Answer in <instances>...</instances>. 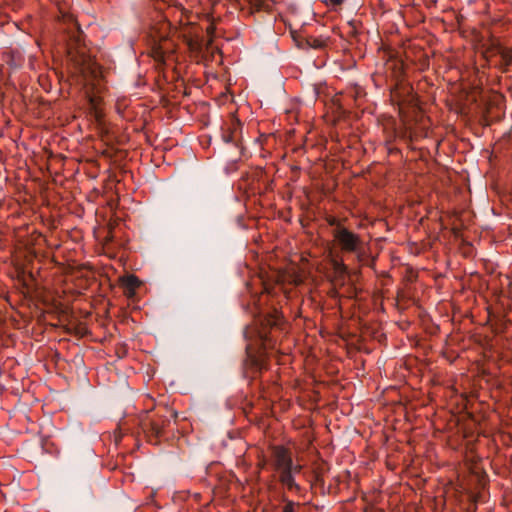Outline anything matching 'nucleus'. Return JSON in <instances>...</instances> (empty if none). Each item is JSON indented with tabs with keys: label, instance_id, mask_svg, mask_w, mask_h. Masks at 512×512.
<instances>
[{
	"label": "nucleus",
	"instance_id": "9d476101",
	"mask_svg": "<svg viewBox=\"0 0 512 512\" xmlns=\"http://www.w3.org/2000/svg\"><path fill=\"white\" fill-rule=\"evenodd\" d=\"M500 56L505 66L510 65L512 62V49L501 48Z\"/></svg>",
	"mask_w": 512,
	"mask_h": 512
},
{
	"label": "nucleus",
	"instance_id": "2eb2a0df",
	"mask_svg": "<svg viewBox=\"0 0 512 512\" xmlns=\"http://www.w3.org/2000/svg\"><path fill=\"white\" fill-rule=\"evenodd\" d=\"M255 10L260 11L263 9V2L261 0H250Z\"/></svg>",
	"mask_w": 512,
	"mask_h": 512
},
{
	"label": "nucleus",
	"instance_id": "6e6552de",
	"mask_svg": "<svg viewBox=\"0 0 512 512\" xmlns=\"http://www.w3.org/2000/svg\"><path fill=\"white\" fill-rule=\"evenodd\" d=\"M305 43L308 47L313 49H323L329 43V37L325 36H307Z\"/></svg>",
	"mask_w": 512,
	"mask_h": 512
},
{
	"label": "nucleus",
	"instance_id": "20e7f679",
	"mask_svg": "<svg viewBox=\"0 0 512 512\" xmlns=\"http://www.w3.org/2000/svg\"><path fill=\"white\" fill-rule=\"evenodd\" d=\"M281 322L282 315L277 310L268 314L261 321V328L258 330V337L261 341V346L264 352L275 347V342L270 336V330L279 327Z\"/></svg>",
	"mask_w": 512,
	"mask_h": 512
},
{
	"label": "nucleus",
	"instance_id": "ddd939ff",
	"mask_svg": "<svg viewBox=\"0 0 512 512\" xmlns=\"http://www.w3.org/2000/svg\"><path fill=\"white\" fill-rule=\"evenodd\" d=\"M296 508L299 509V504L296 505ZM295 509V504L293 502H288L283 508L282 512H293Z\"/></svg>",
	"mask_w": 512,
	"mask_h": 512
},
{
	"label": "nucleus",
	"instance_id": "4468645a",
	"mask_svg": "<svg viewBox=\"0 0 512 512\" xmlns=\"http://www.w3.org/2000/svg\"><path fill=\"white\" fill-rule=\"evenodd\" d=\"M345 0H323V2L327 5V6H339L341 5Z\"/></svg>",
	"mask_w": 512,
	"mask_h": 512
},
{
	"label": "nucleus",
	"instance_id": "7ed1b4c3",
	"mask_svg": "<svg viewBox=\"0 0 512 512\" xmlns=\"http://www.w3.org/2000/svg\"><path fill=\"white\" fill-rule=\"evenodd\" d=\"M332 236L335 244L342 253L345 254H360L363 251L362 237L346 228H341L338 231H332Z\"/></svg>",
	"mask_w": 512,
	"mask_h": 512
},
{
	"label": "nucleus",
	"instance_id": "f3484780",
	"mask_svg": "<svg viewBox=\"0 0 512 512\" xmlns=\"http://www.w3.org/2000/svg\"><path fill=\"white\" fill-rule=\"evenodd\" d=\"M213 30H214V28H213V26H212V25H210V26L207 28V32H208V33H212V32H213Z\"/></svg>",
	"mask_w": 512,
	"mask_h": 512
},
{
	"label": "nucleus",
	"instance_id": "423d86ee",
	"mask_svg": "<svg viewBox=\"0 0 512 512\" xmlns=\"http://www.w3.org/2000/svg\"><path fill=\"white\" fill-rule=\"evenodd\" d=\"M169 424V420L165 416H155L149 422V436L160 438L163 435L165 427Z\"/></svg>",
	"mask_w": 512,
	"mask_h": 512
},
{
	"label": "nucleus",
	"instance_id": "f257e3e1",
	"mask_svg": "<svg viewBox=\"0 0 512 512\" xmlns=\"http://www.w3.org/2000/svg\"><path fill=\"white\" fill-rule=\"evenodd\" d=\"M270 465L284 489L289 492H300V485L296 482L295 477L301 473L304 466L299 459L294 461L292 451L288 447L271 446Z\"/></svg>",
	"mask_w": 512,
	"mask_h": 512
},
{
	"label": "nucleus",
	"instance_id": "f03ea898",
	"mask_svg": "<svg viewBox=\"0 0 512 512\" xmlns=\"http://www.w3.org/2000/svg\"><path fill=\"white\" fill-rule=\"evenodd\" d=\"M68 55L74 62L77 72H79L88 82L90 79H97L101 75L100 66L86 55L84 47L80 46V35L76 38L75 45L68 44Z\"/></svg>",
	"mask_w": 512,
	"mask_h": 512
},
{
	"label": "nucleus",
	"instance_id": "39448f33",
	"mask_svg": "<svg viewBox=\"0 0 512 512\" xmlns=\"http://www.w3.org/2000/svg\"><path fill=\"white\" fill-rule=\"evenodd\" d=\"M306 277V272L303 269L295 265H291L279 273L278 281L282 284L299 286L304 283Z\"/></svg>",
	"mask_w": 512,
	"mask_h": 512
},
{
	"label": "nucleus",
	"instance_id": "9b49d317",
	"mask_svg": "<svg viewBox=\"0 0 512 512\" xmlns=\"http://www.w3.org/2000/svg\"><path fill=\"white\" fill-rule=\"evenodd\" d=\"M327 223L331 227H333L332 231H338L341 228H346V226L343 224V220L333 217V216L327 218Z\"/></svg>",
	"mask_w": 512,
	"mask_h": 512
},
{
	"label": "nucleus",
	"instance_id": "0eeeda50",
	"mask_svg": "<svg viewBox=\"0 0 512 512\" xmlns=\"http://www.w3.org/2000/svg\"><path fill=\"white\" fill-rule=\"evenodd\" d=\"M122 286L125 289V295L127 297H133L136 290L140 287L141 282L137 276L130 274L120 279Z\"/></svg>",
	"mask_w": 512,
	"mask_h": 512
},
{
	"label": "nucleus",
	"instance_id": "f8f14e48",
	"mask_svg": "<svg viewBox=\"0 0 512 512\" xmlns=\"http://www.w3.org/2000/svg\"><path fill=\"white\" fill-rule=\"evenodd\" d=\"M91 107L94 109V113L97 119L101 117V111L98 108V105L100 103V99L98 97H90L89 99Z\"/></svg>",
	"mask_w": 512,
	"mask_h": 512
},
{
	"label": "nucleus",
	"instance_id": "dca6fc26",
	"mask_svg": "<svg viewBox=\"0 0 512 512\" xmlns=\"http://www.w3.org/2000/svg\"><path fill=\"white\" fill-rule=\"evenodd\" d=\"M189 46L191 49H196V44L192 42V40L189 42Z\"/></svg>",
	"mask_w": 512,
	"mask_h": 512
},
{
	"label": "nucleus",
	"instance_id": "a211bd4d",
	"mask_svg": "<svg viewBox=\"0 0 512 512\" xmlns=\"http://www.w3.org/2000/svg\"><path fill=\"white\" fill-rule=\"evenodd\" d=\"M264 465H265V461H263V462H261V463L259 464V466H260L261 468H262V467H264Z\"/></svg>",
	"mask_w": 512,
	"mask_h": 512
},
{
	"label": "nucleus",
	"instance_id": "1a4fd4ad",
	"mask_svg": "<svg viewBox=\"0 0 512 512\" xmlns=\"http://www.w3.org/2000/svg\"><path fill=\"white\" fill-rule=\"evenodd\" d=\"M331 264H332L333 270L336 274L343 275L347 272V267L343 263V261L338 260V259H332Z\"/></svg>",
	"mask_w": 512,
	"mask_h": 512
}]
</instances>
